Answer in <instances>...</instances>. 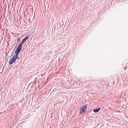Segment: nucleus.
<instances>
[{
	"instance_id": "1",
	"label": "nucleus",
	"mask_w": 128,
	"mask_h": 128,
	"mask_svg": "<svg viewBox=\"0 0 128 128\" xmlns=\"http://www.w3.org/2000/svg\"><path fill=\"white\" fill-rule=\"evenodd\" d=\"M22 44L20 43L18 46L15 51V54L14 55L10 60L9 64L10 65L12 64L15 62L18 58V54L20 53L22 48Z\"/></svg>"
},
{
	"instance_id": "2",
	"label": "nucleus",
	"mask_w": 128,
	"mask_h": 128,
	"mask_svg": "<svg viewBox=\"0 0 128 128\" xmlns=\"http://www.w3.org/2000/svg\"><path fill=\"white\" fill-rule=\"evenodd\" d=\"M87 108V105H86L82 107V108L80 109V114L81 113V112H84L86 110Z\"/></svg>"
},
{
	"instance_id": "3",
	"label": "nucleus",
	"mask_w": 128,
	"mask_h": 128,
	"mask_svg": "<svg viewBox=\"0 0 128 128\" xmlns=\"http://www.w3.org/2000/svg\"><path fill=\"white\" fill-rule=\"evenodd\" d=\"M28 36H27L25 37L24 39H23L22 42H21V43H20L21 44H23L25 41H26L27 39H28Z\"/></svg>"
},
{
	"instance_id": "4",
	"label": "nucleus",
	"mask_w": 128,
	"mask_h": 128,
	"mask_svg": "<svg viewBox=\"0 0 128 128\" xmlns=\"http://www.w3.org/2000/svg\"><path fill=\"white\" fill-rule=\"evenodd\" d=\"M101 108H96L94 109L93 111L95 112H98L100 110Z\"/></svg>"
},
{
	"instance_id": "5",
	"label": "nucleus",
	"mask_w": 128,
	"mask_h": 128,
	"mask_svg": "<svg viewBox=\"0 0 128 128\" xmlns=\"http://www.w3.org/2000/svg\"><path fill=\"white\" fill-rule=\"evenodd\" d=\"M127 68V66H126V67L124 68V70H126V69Z\"/></svg>"
}]
</instances>
